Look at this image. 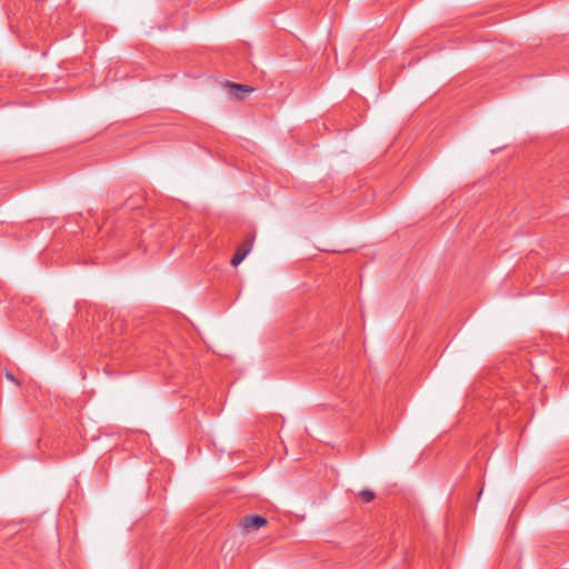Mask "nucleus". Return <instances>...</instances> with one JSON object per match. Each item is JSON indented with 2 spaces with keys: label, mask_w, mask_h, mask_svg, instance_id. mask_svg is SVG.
<instances>
[{
  "label": "nucleus",
  "mask_w": 569,
  "mask_h": 569,
  "mask_svg": "<svg viewBox=\"0 0 569 569\" xmlns=\"http://www.w3.org/2000/svg\"><path fill=\"white\" fill-rule=\"evenodd\" d=\"M251 242L249 241H246L243 242L241 246L238 247L237 251L234 252L232 259H231V264L233 267H237L238 264H240L242 262V260L248 256V253L250 252L251 250Z\"/></svg>",
  "instance_id": "obj_2"
},
{
  "label": "nucleus",
  "mask_w": 569,
  "mask_h": 569,
  "mask_svg": "<svg viewBox=\"0 0 569 569\" xmlns=\"http://www.w3.org/2000/svg\"><path fill=\"white\" fill-rule=\"evenodd\" d=\"M267 522V519L262 516L250 515L242 518L241 526L244 531L250 532L266 526Z\"/></svg>",
  "instance_id": "obj_1"
},
{
  "label": "nucleus",
  "mask_w": 569,
  "mask_h": 569,
  "mask_svg": "<svg viewBox=\"0 0 569 569\" xmlns=\"http://www.w3.org/2000/svg\"><path fill=\"white\" fill-rule=\"evenodd\" d=\"M6 378L14 383H18L14 376L9 371L6 372Z\"/></svg>",
  "instance_id": "obj_5"
},
{
  "label": "nucleus",
  "mask_w": 569,
  "mask_h": 569,
  "mask_svg": "<svg viewBox=\"0 0 569 569\" xmlns=\"http://www.w3.org/2000/svg\"><path fill=\"white\" fill-rule=\"evenodd\" d=\"M229 91L234 94L237 99H243L246 94L253 91L252 87L246 86V84H239V83H228Z\"/></svg>",
  "instance_id": "obj_3"
},
{
  "label": "nucleus",
  "mask_w": 569,
  "mask_h": 569,
  "mask_svg": "<svg viewBox=\"0 0 569 569\" xmlns=\"http://www.w3.org/2000/svg\"><path fill=\"white\" fill-rule=\"evenodd\" d=\"M360 498L365 501V502H370L375 499V492L372 490H369V489H365L362 490L360 493H359Z\"/></svg>",
  "instance_id": "obj_4"
}]
</instances>
